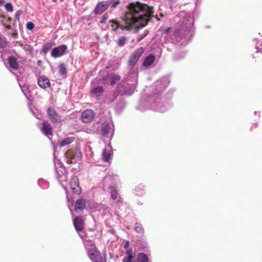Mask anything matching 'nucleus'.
I'll list each match as a JSON object with an SVG mask.
<instances>
[{"label":"nucleus","mask_w":262,"mask_h":262,"mask_svg":"<svg viewBox=\"0 0 262 262\" xmlns=\"http://www.w3.org/2000/svg\"><path fill=\"white\" fill-rule=\"evenodd\" d=\"M152 11L147 5L137 2L128 5L127 11L119 23L115 19H111L108 23L112 31L116 32L119 29L121 30H129L146 26L150 20Z\"/></svg>","instance_id":"nucleus-1"},{"label":"nucleus","mask_w":262,"mask_h":262,"mask_svg":"<svg viewBox=\"0 0 262 262\" xmlns=\"http://www.w3.org/2000/svg\"><path fill=\"white\" fill-rule=\"evenodd\" d=\"M170 80L168 77H164L157 80L153 85V94L142 98L136 108L141 111L150 109L159 112H164L170 108L172 106L171 97L161 95V92L168 86Z\"/></svg>","instance_id":"nucleus-2"},{"label":"nucleus","mask_w":262,"mask_h":262,"mask_svg":"<svg viewBox=\"0 0 262 262\" xmlns=\"http://www.w3.org/2000/svg\"><path fill=\"white\" fill-rule=\"evenodd\" d=\"M170 80L168 77H164L157 80L153 85V94L142 98L136 108L141 111L150 109L159 112H164L170 108L172 106L171 97L161 95V92L168 86Z\"/></svg>","instance_id":"nucleus-3"},{"label":"nucleus","mask_w":262,"mask_h":262,"mask_svg":"<svg viewBox=\"0 0 262 262\" xmlns=\"http://www.w3.org/2000/svg\"><path fill=\"white\" fill-rule=\"evenodd\" d=\"M198 15V13L196 11L192 13H186L184 11L180 12L177 16L183 18L182 25L180 28L176 29L171 35L168 34L170 28H167L163 31L162 35H166L164 42H171L173 44L180 43L181 46H186L194 35V16H197Z\"/></svg>","instance_id":"nucleus-4"},{"label":"nucleus","mask_w":262,"mask_h":262,"mask_svg":"<svg viewBox=\"0 0 262 262\" xmlns=\"http://www.w3.org/2000/svg\"><path fill=\"white\" fill-rule=\"evenodd\" d=\"M128 73L118 86V91L121 95H132L137 84L138 74L133 70H128Z\"/></svg>","instance_id":"nucleus-5"},{"label":"nucleus","mask_w":262,"mask_h":262,"mask_svg":"<svg viewBox=\"0 0 262 262\" xmlns=\"http://www.w3.org/2000/svg\"><path fill=\"white\" fill-rule=\"evenodd\" d=\"M119 181V176L113 173H110L106 176L103 180V189L107 190L108 189L116 187Z\"/></svg>","instance_id":"nucleus-6"},{"label":"nucleus","mask_w":262,"mask_h":262,"mask_svg":"<svg viewBox=\"0 0 262 262\" xmlns=\"http://www.w3.org/2000/svg\"><path fill=\"white\" fill-rule=\"evenodd\" d=\"M145 49L144 47H140L137 49L133 54L129 56V60L128 62L127 69L128 70H133L137 62L138 61L139 58L145 52Z\"/></svg>","instance_id":"nucleus-7"},{"label":"nucleus","mask_w":262,"mask_h":262,"mask_svg":"<svg viewBox=\"0 0 262 262\" xmlns=\"http://www.w3.org/2000/svg\"><path fill=\"white\" fill-rule=\"evenodd\" d=\"M101 132L103 137L113 138L114 133V125L112 122H105L101 126Z\"/></svg>","instance_id":"nucleus-8"},{"label":"nucleus","mask_w":262,"mask_h":262,"mask_svg":"<svg viewBox=\"0 0 262 262\" xmlns=\"http://www.w3.org/2000/svg\"><path fill=\"white\" fill-rule=\"evenodd\" d=\"M65 154L68 163H75L82 157V154L78 149L69 150Z\"/></svg>","instance_id":"nucleus-9"},{"label":"nucleus","mask_w":262,"mask_h":262,"mask_svg":"<svg viewBox=\"0 0 262 262\" xmlns=\"http://www.w3.org/2000/svg\"><path fill=\"white\" fill-rule=\"evenodd\" d=\"M68 53V46L66 45H61L54 47L51 53L52 57L56 58L66 55Z\"/></svg>","instance_id":"nucleus-10"},{"label":"nucleus","mask_w":262,"mask_h":262,"mask_svg":"<svg viewBox=\"0 0 262 262\" xmlns=\"http://www.w3.org/2000/svg\"><path fill=\"white\" fill-rule=\"evenodd\" d=\"M47 112L48 116L52 122L54 123H58L61 121V116L56 111L54 107L52 106L49 107L47 109Z\"/></svg>","instance_id":"nucleus-11"},{"label":"nucleus","mask_w":262,"mask_h":262,"mask_svg":"<svg viewBox=\"0 0 262 262\" xmlns=\"http://www.w3.org/2000/svg\"><path fill=\"white\" fill-rule=\"evenodd\" d=\"M110 2L107 1L98 3L93 11L95 14H100L106 11L110 6Z\"/></svg>","instance_id":"nucleus-12"},{"label":"nucleus","mask_w":262,"mask_h":262,"mask_svg":"<svg viewBox=\"0 0 262 262\" xmlns=\"http://www.w3.org/2000/svg\"><path fill=\"white\" fill-rule=\"evenodd\" d=\"M88 254L89 258L93 262H106V254L104 253V258H103L97 249L94 252L90 251Z\"/></svg>","instance_id":"nucleus-13"},{"label":"nucleus","mask_w":262,"mask_h":262,"mask_svg":"<svg viewBox=\"0 0 262 262\" xmlns=\"http://www.w3.org/2000/svg\"><path fill=\"white\" fill-rule=\"evenodd\" d=\"M95 112L91 109H88L83 111L81 115L82 121L84 123H89L93 120L95 117Z\"/></svg>","instance_id":"nucleus-14"},{"label":"nucleus","mask_w":262,"mask_h":262,"mask_svg":"<svg viewBox=\"0 0 262 262\" xmlns=\"http://www.w3.org/2000/svg\"><path fill=\"white\" fill-rule=\"evenodd\" d=\"M104 92V89L103 86L97 85L93 88L90 92V96L93 98L97 100L99 99V97L102 96Z\"/></svg>","instance_id":"nucleus-15"},{"label":"nucleus","mask_w":262,"mask_h":262,"mask_svg":"<svg viewBox=\"0 0 262 262\" xmlns=\"http://www.w3.org/2000/svg\"><path fill=\"white\" fill-rule=\"evenodd\" d=\"M70 187L75 194H79L81 192V188L79 185V179L77 176H73L72 178Z\"/></svg>","instance_id":"nucleus-16"},{"label":"nucleus","mask_w":262,"mask_h":262,"mask_svg":"<svg viewBox=\"0 0 262 262\" xmlns=\"http://www.w3.org/2000/svg\"><path fill=\"white\" fill-rule=\"evenodd\" d=\"M56 177L60 183L66 181L67 180V175L66 174V169L64 167H60L57 168L55 165Z\"/></svg>","instance_id":"nucleus-17"},{"label":"nucleus","mask_w":262,"mask_h":262,"mask_svg":"<svg viewBox=\"0 0 262 262\" xmlns=\"http://www.w3.org/2000/svg\"><path fill=\"white\" fill-rule=\"evenodd\" d=\"M41 124L42 126L40 128L41 132L45 136L49 138V136L52 135L53 134L52 126L50 123L47 121H43Z\"/></svg>","instance_id":"nucleus-18"},{"label":"nucleus","mask_w":262,"mask_h":262,"mask_svg":"<svg viewBox=\"0 0 262 262\" xmlns=\"http://www.w3.org/2000/svg\"><path fill=\"white\" fill-rule=\"evenodd\" d=\"M156 59L155 56L153 54H150L143 58L142 66L148 69L154 63Z\"/></svg>","instance_id":"nucleus-19"},{"label":"nucleus","mask_w":262,"mask_h":262,"mask_svg":"<svg viewBox=\"0 0 262 262\" xmlns=\"http://www.w3.org/2000/svg\"><path fill=\"white\" fill-rule=\"evenodd\" d=\"M113 155L112 148L110 144H109L103 150L102 157L103 160L105 162H108L111 159V157Z\"/></svg>","instance_id":"nucleus-20"},{"label":"nucleus","mask_w":262,"mask_h":262,"mask_svg":"<svg viewBox=\"0 0 262 262\" xmlns=\"http://www.w3.org/2000/svg\"><path fill=\"white\" fill-rule=\"evenodd\" d=\"M82 238H83V237H82ZM82 239L83 244L84 245L88 253H89L90 251L94 252L95 250H97L95 243L93 241L86 239Z\"/></svg>","instance_id":"nucleus-21"},{"label":"nucleus","mask_w":262,"mask_h":262,"mask_svg":"<svg viewBox=\"0 0 262 262\" xmlns=\"http://www.w3.org/2000/svg\"><path fill=\"white\" fill-rule=\"evenodd\" d=\"M74 227L77 232L81 231L83 229V221L80 216H76L73 220Z\"/></svg>","instance_id":"nucleus-22"},{"label":"nucleus","mask_w":262,"mask_h":262,"mask_svg":"<svg viewBox=\"0 0 262 262\" xmlns=\"http://www.w3.org/2000/svg\"><path fill=\"white\" fill-rule=\"evenodd\" d=\"M133 193L137 196H143L145 194V186L142 184L136 186L133 190Z\"/></svg>","instance_id":"nucleus-23"},{"label":"nucleus","mask_w":262,"mask_h":262,"mask_svg":"<svg viewBox=\"0 0 262 262\" xmlns=\"http://www.w3.org/2000/svg\"><path fill=\"white\" fill-rule=\"evenodd\" d=\"M120 65V62L118 59H113L108 62L106 69L111 71H115L118 69Z\"/></svg>","instance_id":"nucleus-24"},{"label":"nucleus","mask_w":262,"mask_h":262,"mask_svg":"<svg viewBox=\"0 0 262 262\" xmlns=\"http://www.w3.org/2000/svg\"><path fill=\"white\" fill-rule=\"evenodd\" d=\"M38 84L42 89H46L50 85V82L47 77L40 76L38 78Z\"/></svg>","instance_id":"nucleus-25"},{"label":"nucleus","mask_w":262,"mask_h":262,"mask_svg":"<svg viewBox=\"0 0 262 262\" xmlns=\"http://www.w3.org/2000/svg\"><path fill=\"white\" fill-rule=\"evenodd\" d=\"M85 206V202L83 199H78L75 202V210L77 212H81L83 211Z\"/></svg>","instance_id":"nucleus-26"},{"label":"nucleus","mask_w":262,"mask_h":262,"mask_svg":"<svg viewBox=\"0 0 262 262\" xmlns=\"http://www.w3.org/2000/svg\"><path fill=\"white\" fill-rule=\"evenodd\" d=\"M108 190H110L111 197L113 200H117V202H122V199L119 194L116 187L112 188Z\"/></svg>","instance_id":"nucleus-27"},{"label":"nucleus","mask_w":262,"mask_h":262,"mask_svg":"<svg viewBox=\"0 0 262 262\" xmlns=\"http://www.w3.org/2000/svg\"><path fill=\"white\" fill-rule=\"evenodd\" d=\"M74 137H67L66 138L59 141L57 143V145L60 147H62L73 143L74 141Z\"/></svg>","instance_id":"nucleus-28"},{"label":"nucleus","mask_w":262,"mask_h":262,"mask_svg":"<svg viewBox=\"0 0 262 262\" xmlns=\"http://www.w3.org/2000/svg\"><path fill=\"white\" fill-rule=\"evenodd\" d=\"M8 63L11 68L13 70L18 69L19 66L16 58L13 56H10L8 57Z\"/></svg>","instance_id":"nucleus-29"},{"label":"nucleus","mask_w":262,"mask_h":262,"mask_svg":"<svg viewBox=\"0 0 262 262\" xmlns=\"http://www.w3.org/2000/svg\"><path fill=\"white\" fill-rule=\"evenodd\" d=\"M125 253L126 255L123 258L122 262H133V259L134 256L132 249L131 248L127 249Z\"/></svg>","instance_id":"nucleus-30"},{"label":"nucleus","mask_w":262,"mask_h":262,"mask_svg":"<svg viewBox=\"0 0 262 262\" xmlns=\"http://www.w3.org/2000/svg\"><path fill=\"white\" fill-rule=\"evenodd\" d=\"M38 186L42 189H47L49 187V183L47 180L40 178L37 182Z\"/></svg>","instance_id":"nucleus-31"},{"label":"nucleus","mask_w":262,"mask_h":262,"mask_svg":"<svg viewBox=\"0 0 262 262\" xmlns=\"http://www.w3.org/2000/svg\"><path fill=\"white\" fill-rule=\"evenodd\" d=\"M137 262H149L148 256L144 253H139L137 256Z\"/></svg>","instance_id":"nucleus-32"},{"label":"nucleus","mask_w":262,"mask_h":262,"mask_svg":"<svg viewBox=\"0 0 262 262\" xmlns=\"http://www.w3.org/2000/svg\"><path fill=\"white\" fill-rule=\"evenodd\" d=\"M121 79L120 75L117 74L113 75L110 78V84L112 86H114L117 82L119 81Z\"/></svg>","instance_id":"nucleus-33"},{"label":"nucleus","mask_w":262,"mask_h":262,"mask_svg":"<svg viewBox=\"0 0 262 262\" xmlns=\"http://www.w3.org/2000/svg\"><path fill=\"white\" fill-rule=\"evenodd\" d=\"M134 230L138 233L141 234H143L144 233V229H143L142 225L139 223H135Z\"/></svg>","instance_id":"nucleus-34"},{"label":"nucleus","mask_w":262,"mask_h":262,"mask_svg":"<svg viewBox=\"0 0 262 262\" xmlns=\"http://www.w3.org/2000/svg\"><path fill=\"white\" fill-rule=\"evenodd\" d=\"M53 43L54 42L52 41L46 42L42 47V52L45 54L47 53L50 49H51Z\"/></svg>","instance_id":"nucleus-35"},{"label":"nucleus","mask_w":262,"mask_h":262,"mask_svg":"<svg viewBox=\"0 0 262 262\" xmlns=\"http://www.w3.org/2000/svg\"><path fill=\"white\" fill-rule=\"evenodd\" d=\"M7 46V41L6 39L5 38L0 37V52H3Z\"/></svg>","instance_id":"nucleus-36"},{"label":"nucleus","mask_w":262,"mask_h":262,"mask_svg":"<svg viewBox=\"0 0 262 262\" xmlns=\"http://www.w3.org/2000/svg\"><path fill=\"white\" fill-rule=\"evenodd\" d=\"M59 73L61 75H65L67 73V68L64 63H62L58 66Z\"/></svg>","instance_id":"nucleus-37"},{"label":"nucleus","mask_w":262,"mask_h":262,"mask_svg":"<svg viewBox=\"0 0 262 262\" xmlns=\"http://www.w3.org/2000/svg\"><path fill=\"white\" fill-rule=\"evenodd\" d=\"M110 2V6L111 9H115L120 3L119 0H107Z\"/></svg>","instance_id":"nucleus-38"},{"label":"nucleus","mask_w":262,"mask_h":262,"mask_svg":"<svg viewBox=\"0 0 262 262\" xmlns=\"http://www.w3.org/2000/svg\"><path fill=\"white\" fill-rule=\"evenodd\" d=\"M30 110L33 115L36 117V118L39 119L41 117V114L38 113V110L35 107L31 108Z\"/></svg>","instance_id":"nucleus-39"},{"label":"nucleus","mask_w":262,"mask_h":262,"mask_svg":"<svg viewBox=\"0 0 262 262\" xmlns=\"http://www.w3.org/2000/svg\"><path fill=\"white\" fill-rule=\"evenodd\" d=\"M185 56V53H176L173 55V59L175 60H180L181 59H182Z\"/></svg>","instance_id":"nucleus-40"},{"label":"nucleus","mask_w":262,"mask_h":262,"mask_svg":"<svg viewBox=\"0 0 262 262\" xmlns=\"http://www.w3.org/2000/svg\"><path fill=\"white\" fill-rule=\"evenodd\" d=\"M5 9L8 12H12L13 11V6L11 3L8 2L5 5Z\"/></svg>","instance_id":"nucleus-41"},{"label":"nucleus","mask_w":262,"mask_h":262,"mask_svg":"<svg viewBox=\"0 0 262 262\" xmlns=\"http://www.w3.org/2000/svg\"><path fill=\"white\" fill-rule=\"evenodd\" d=\"M126 38L124 36H121L118 39V45L119 46L122 47L125 45Z\"/></svg>","instance_id":"nucleus-42"},{"label":"nucleus","mask_w":262,"mask_h":262,"mask_svg":"<svg viewBox=\"0 0 262 262\" xmlns=\"http://www.w3.org/2000/svg\"><path fill=\"white\" fill-rule=\"evenodd\" d=\"M148 33L149 31L148 30H145L143 33L139 35L138 38L137 39L138 41H141L143 38H144L147 36Z\"/></svg>","instance_id":"nucleus-43"},{"label":"nucleus","mask_w":262,"mask_h":262,"mask_svg":"<svg viewBox=\"0 0 262 262\" xmlns=\"http://www.w3.org/2000/svg\"><path fill=\"white\" fill-rule=\"evenodd\" d=\"M108 18V15L107 13H105L101 18L100 20V23L104 24L105 23V21Z\"/></svg>","instance_id":"nucleus-44"},{"label":"nucleus","mask_w":262,"mask_h":262,"mask_svg":"<svg viewBox=\"0 0 262 262\" xmlns=\"http://www.w3.org/2000/svg\"><path fill=\"white\" fill-rule=\"evenodd\" d=\"M124 102L123 101H121L120 102L119 104H117L116 106V110L118 112L121 111L124 108Z\"/></svg>","instance_id":"nucleus-45"},{"label":"nucleus","mask_w":262,"mask_h":262,"mask_svg":"<svg viewBox=\"0 0 262 262\" xmlns=\"http://www.w3.org/2000/svg\"><path fill=\"white\" fill-rule=\"evenodd\" d=\"M35 27L34 24L31 21L28 22L26 25V28L29 30H32Z\"/></svg>","instance_id":"nucleus-46"},{"label":"nucleus","mask_w":262,"mask_h":262,"mask_svg":"<svg viewBox=\"0 0 262 262\" xmlns=\"http://www.w3.org/2000/svg\"><path fill=\"white\" fill-rule=\"evenodd\" d=\"M21 15V11H17L15 15H14V19L15 20H19L20 16Z\"/></svg>","instance_id":"nucleus-47"},{"label":"nucleus","mask_w":262,"mask_h":262,"mask_svg":"<svg viewBox=\"0 0 262 262\" xmlns=\"http://www.w3.org/2000/svg\"><path fill=\"white\" fill-rule=\"evenodd\" d=\"M255 48L257 50L256 52H260L262 53V45L261 43H260L259 46L257 45V43H256Z\"/></svg>","instance_id":"nucleus-48"},{"label":"nucleus","mask_w":262,"mask_h":262,"mask_svg":"<svg viewBox=\"0 0 262 262\" xmlns=\"http://www.w3.org/2000/svg\"><path fill=\"white\" fill-rule=\"evenodd\" d=\"M129 242L128 241H126L124 244V248L125 249H126L128 246H129Z\"/></svg>","instance_id":"nucleus-49"},{"label":"nucleus","mask_w":262,"mask_h":262,"mask_svg":"<svg viewBox=\"0 0 262 262\" xmlns=\"http://www.w3.org/2000/svg\"><path fill=\"white\" fill-rule=\"evenodd\" d=\"M5 28L6 29L11 30L12 31H13V29H12L11 26L10 25H6L5 26Z\"/></svg>","instance_id":"nucleus-50"},{"label":"nucleus","mask_w":262,"mask_h":262,"mask_svg":"<svg viewBox=\"0 0 262 262\" xmlns=\"http://www.w3.org/2000/svg\"><path fill=\"white\" fill-rule=\"evenodd\" d=\"M254 114L255 115H257L258 117L259 118L260 117V112H259V111H255L254 113Z\"/></svg>","instance_id":"nucleus-51"},{"label":"nucleus","mask_w":262,"mask_h":262,"mask_svg":"<svg viewBox=\"0 0 262 262\" xmlns=\"http://www.w3.org/2000/svg\"><path fill=\"white\" fill-rule=\"evenodd\" d=\"M37 64L38 66H39V67L41 66V65H42V61L41 60H38L37 61Z\"/></svg>","instance_id":"nucleus-52"},{"label":"nucleus","mask_w":262,"mask_h":262,"mask_svg":"<svg viewBox=\"0 0 262 262\" xmlns=\"http://www.w3.org/2000/svg\"><path fill=\"white\" fill-rule=\"evenodd\" d=\"M108 232L112 234H114L115 233V231L113 229H110L108 231Z\"/></svg>","instance_id":"nucleus-53"},{"label":"nucleus","mask_w":262,"mask_h":262,"mask_svg":"<svg viewBox=\"0 0 262 262\" xmlns=\"http://www.w3.org/2000/svg\"><path fill=\"white\" fill-rule=\"evenodd\" d=\"M88 148H89V149L90 150V151L91 152L90 156L92 158L93 154V153L91 151V148L90 146H89Z\"/></svg>","instance_id":"nucleus-54"},{"label":"nucleus","mask_w":262,"mask_h":262,"mask_svg":"<svg viewBox=\"0 0 262 262\" xmlns=\"http://www.w3.org/2000/svg\"><path fill=\"white\" fill-rule=\"evenodd\" d=\"M5 3V1L4 0H0V5H2L3 4H4Z\"/></svg>","instance_id":"nucleus-55"},{"label":"nucleus","mask_w":262,"mask_h":262,"mask_svg":"<svg viewBox=\"0 0 262 262\" xmlns=\"http://www.w3.org/2000/svg\"><path fill=\"white\" fill-rule=\"evenodd\" d=\"M64 189L65 190V191H66V193H67V189H66V187H64Z\"/></svg>","instance_id":"nucleus-56"},{"label":"nucleus","mask_w":262,"mask_h":262,"mask_svg":"<svg viewBox=\"0 0 262 262\" xmlns=\"http://www.w3.org/2000/svg\"><path fill=\"white\" fill-rule=\"evenodd\" d=\"M8 20H9V21H11V18L10 17H9V18H8Z\"/></svg>","instance_id":"nucleus-57"},{"label":"nucleus","mask_w":262,"mask_h":262,"mask_svg":"<svg viewBox=\"0 0 262 262\" xmlns=\"http://www.w3.org/2000/svg\"><path fill=\"white\" fill-rule=\"evenodd\" d=\"M54 2H57V0H52Z\"/></svg>","instance_id":"nucleus-58"},{"label":"nucleus","mask_w":262,"mask_h":262,"mask_svg":"<svg viewBox=\"0 0 262 262\" xmlns=\"http://www.w3.org/2000/svg\"><path fill=\"white\" fill-rule=\"evenodd\" d=\"M253 40H254V41H257V39H256V38H254Z\"/></svg>","instance_id":"nucleus-59"},{"label":"nucleus","mask_w":262,"mask_h":262,"mask_svg":"<svg viewBox=\"0 0 262 262\" xmlns=\"http://www.w3.org/2000/svg\"><path fill=\"white\" fill-rule=\"evenodd\" d=\"M110 255L111 256V257L112 258V255L111 253H110Z\"/></svg>","instance_id":"nucleus-60"},{"label":"nucleus","mask_w":262,"mask_h":262,"mask_svg":"<svg viewBox=\"0 0 262 262\" xmlns=\"http://www.w3.org/2000/svg\"><path fill=\"white\" fill-rule=\"evenodd\" d=\"M2 17H3V18L5 17V15H3V16H2Z\"/></svg>","instance_id":"nucleus-61"},{"label":"nucleus","mask_w":262,"mask_h":262,"mask_svg":"<svg viewBox=\"0 0 262 262\" xmlns=\"http://www.w3.org/2000/svg\"><path fill=\"white\" fill-rule=\"evenodd\" d=\"M257 123H256L255 124V127H257Z\"/></svg>","instance_id":"nucleus-62"}]
</instances>
